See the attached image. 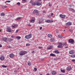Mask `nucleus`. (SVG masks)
<instances>
[{"label": "nucleus", "instance_id": "4be33fe9", "mask_svg": "<svg viewBox=\"0 0 75 75\" xmlns=\"http://www.w3.org/2000/svg\"><path fill=\"white\" fill-rule=\"evenodd\" d=\"M54 52L56 53V54H59V52L58 50L54 51Z\"/></svg>", "mask_w": 75, "mask_h": 75}, {"label": "nucleus", "instance_id": "bf43d9fd", "mask_svg": "<svg viewBox=\"0 0 75 75\" xmlns=\"http://www.w3.org/2000/svg\"><path fill=\"white\" fill-rule=\"evenodd\" d=\"M60 75H65L64 74H60Z\"/></svg>", "mask_w": 75, "mask_h": 75}, {"label": "nucleus", "instance_id": "680f3d73", "mask_svg": "<svg viewBox=\"0 0 75 75\" xmlns=\"http://www.w3.org/2000/svg\"><path fill=\"white\" fill-rule=\"evenodd\" d=\"M65 28H67V27H65Z\"/></svg>", "mask_w": 75, "mask_h": 75}, {"label": "nucleus", "instance_id": "6ab92c4d", "mask_svg": "<svg viewBox=\"0 0 75 75\" xmlns=\"http://www.w3.org/2000/svg\"><path fill=\"white\" fill-rule=\"evenodd\" d=\"M56 73H57L55 71H52V75H55V74H56Z\"/></svg>", "mask_w": 75, "mask_h": 75}, {"label": "nucleus", "instance_id": "393cba45", "mask_svg": "<svg viewBox=\"0 0 75 75\" xmlns=\"http://www.w3.org/2000/svg\"><path fill=\"white\" fill-rule=\"evenodd\" d=\"M1 16H5V14L4 13H2L1 14Z\"/></svg>", "mask_w": 75, "mask_h": 75}, {"label": "nucleus", "instance_id": "ddd939ff", "mask_svg": "<svg viewBox=\"0 0 75 75\" xmlns=\"http://www.w3.org/2000/svg\"><path fill=\"white\" fill-rule=\"evenodd\" d=\"M66 25H72V22H68L66 23Z\"/></svg>", "mask_w": 75, "mask_h": 75}, {"label": "nucleus", "instance_id": "8fccbe9b", "mask_svg": "<svg viewBox=\"0 0 75 75\" xmlns=\"http://www.w3.org/2000/svg\"><path fill=\"white\" fill-rule=\"evenodd\" d=\"M56 32L57 33H59V32L57 30V31H56Z\"/></svg>", "mask_w": 75, "mask_h": 75}, {"label": "nucleus", "instance_id": "c03bdc74", "mask_svg": "<svg viewBox=\"0 0 75 75\" xmlns=\"http://www.w3.org/2000/svg\"><path fill=\"white\" fill-rule=\"evenodd\" d=\"M72 61L73 62H75V59H72Z\"/></svg>", "mask_w": 75, "mask_h": 75}, {"label": "nucleus", "instance_id": "69168bd1", "mask_svg": "<svg viewBox=\"0 0 75 75\" xmlns=\"http://www.w3.org/2000/svg\"><path fill=\"white\" fill-rule=\"evenodd\" d=\"M11 37H12V38H13V36H11Z\"/></svg>", "mask_w": 75, "mask_h": 75}, {"label": "nucleus", "instance_id": "aec40b11", "mask_svg": "<svg viewBox=\"0 0 75 75\" xmlns=\"http://www.w3.org/2000/svg\"><path fill=\"white\" fill-rule=\"evenodd\" d=\"M73 53H74V51L73 50H71L69 52V54H73Z\"/></svg>", "mask_w": 75, "mask_h": 75}, {"label": "nucleus", "instance_id": "774afa93", "mask_svg": "<svg viewBox=\"0 0 75 75\" xmlns=\"http://www.w3.org/2000/svg\"><path fill=\"white\" fill-rule=\"evenodd\" d=\"M64 31H65V30H64Z\"/></svg>", "mask_w": 75, "mask_h": 75}, {"label": "nucleus", "instance_id": "864d4df0", "mask_svg": "<svg viewBox=\"0 0 75 75\" xmlns=\"http://www.w3.org/2000/svg\"><path fill=\"white\" fill-rule=\"evenodd\" d=\"M5 8H7V6H4Z\"/></svg>", "mask_w": 75, "mask_h": 75}, {"label": "nucleus", "instance_id": "412c9836", "mask_svg": "<svg viewBox=\"0 0 75 75\" xmlns=\"http://www.w3.org/2000/svg\"><path fill=\"white\" fill-rule=\"evenodd\" d=\"M57 48H62V46L61 45H58L57 46Z\"/></svg>", "mask_w": 75, "mask_h": 75}, {"label": "nucleus", "instance_id": "ea45409f", "mask_svg": "<svg viewBox=\"0 0 75 75\" xmlns=\"http://www.w3.org/2000/svg\"><path fill=\"white\" fill-rule=\"evenodd\" d=\"M17 5H20V2H18L16 3Z\"/></svg>", "mask_w": 75, "mask_h": 75}, {"label": "nucleus", "instance_id": "f3484780", "mask_svg": "<svg viewBox=\"0 0 75 75\" xmlns=\"http://www.w3.org/2000/svg\"><path fill=\"white\" fill-rule=\"evenodd\" d=\"M47 36L48 37H49V38H51L52 37V35H51V34H48L47 35Z\"/></svg>", "mask_w": 75, "mask_h": 75}, {"label": "nucleus", "instance_id": "1a4fd4ad", "mask_svg": "<svg viewBox=\"0 0 75 75\" xmlns=\"http://www.w3.org/2000/svg\"><path fill=\"white\" fill-rule=\"evenodd\" d=\"M35 19L34 18H33L32 19L30 20V23H34L35 21Z\"/></svg>", "mask_w": 75, "mask_h": 75}, {"label": "nucleus", "instance_id": "7ed1b4c3", "mask_svg": "<svg viewBox=\"0 0 75 75\" xmlns=\"http://www.w3.org/2000/svg\"><path fill=\"white\" fill-rule=\"evenodd\" d=\"M27 53V52L25 51H21L19 55H25V54Z\"/></svg>", "mask_w": 75, "mask_h": 75}, {"label": "nucleus", "instance_id": "5fc2aeb1", "mask_svg": "<svg viewBox=\"0 0 75 75\" xmlns=\"http://www.w3.org/2000/svg\"><path fill=\"white\" fill-rule=\"evenodd\" d=\"M0 47H2V45L0 44Z\"/></svg>", "mask_w": 75, "mask_h": 75}, {"label": "nucleus", "instance_id": "a19ab883", "mask_svg": "<svg viewBox=\"0 0 75 75\" xmlns=\"http://www.w3.org/2000/svg\"><path fill=\"white\" fill-rule=\"evenodd\" d=\"M59 45H63L62 43H59Z\"/></svg>", "mask_w": 75, "mask_h": 75}, {"label": "nucleus", "instance_id": "9d476101", "mask_svg": "<svg viewBox=\"0 0 75 75\" xmlns=\"http://www.w3.org/2000/svg\"><path fill=\"white\" fill-rule=\"evenodd\" d=\"M71 69L72 68H71V66H69L67 68V71H69L71 70Z\"/></svg>", "mask_w": 75, "mask_h": 75}, {"label": "nucleus", "instance_id": "f03ea898", "mask_svg": "<svg viewBox=\"0 0 75 75\" xmlns=\"http://www.w3.org/2000/svg\"><path fill=\"white\" fill-rule=\"evenodd\" d=\"M31 37H32V35L31 34L26 35L25 37V38H26V39H30V38H31Z\"/></svg>", "mask_w": 75, "mask_h": 75}, {"label": "nucleus", "instance_id": "72a5a7b5", "mask_svg": "<svg viewBox=\"0 0 75 75\" xmlns=\"http://www.w3.org/2000/svg\"><path fill=\"white\" fill-rule=\"evenodd\" d=\"M34 70L35 72H36V71H37V68H34Z\"/></svg>", "mask_w": 75, "mask_h": 75}, {"label": "nucleus", "instance_id": "4d7b16f0", "mask_svg": "<svg viewBox=\"0 0 75 75\" xmlns=\"http://www.w3.org/2000/svg\"><path fill=\"white\" fill-rule=\"evenodd\" d=\"M65 48H68V47H65Z\"/></svg>", "mask_w": 75, "mask_h": 75}, {"label": "nucleus", "instance_id": "e433bc0d", "mask_svg": "<svg viewBox=\"0 0 75 75\" xmlns=\"http://www.w3.org/2000/svg\"><path fill=\"white\" fill-rule=\"evenodd\" d=\"M58 36L59 37H62V35H58Z\"/></svg>", "mask_w": 75, "mask_h": 75}, {"label": "nucleus", "instance_id": "603ef678", "mask_svg": "<svg viewBox=\"0 0 75 75\" xmlns=\"http://www.w3.org/2000/svg\"><path fill=\"white\" fill-rule=\"evenodd\" d=\"M34 52V51L32 52V54H33Z\"/></svg>", "mask_w": 75, "mask_h": 75}, {"label": "nucleus", "instance_id": "e2e57ef3", "mask_svg": "<svg viewBox=\"0 0 75 75\" xmlns=\"http://www.w3.org/2000/svg\"><path fill=\"white\" fill-rule=\"evenodd\" d=\"M23 1H25V0H22Z\"/></svg>", "mask_w": 75, "mask_h": 75}, {"label": "nucleus", "instance_id": "2f4dec72", "mask_svg": "<svg viewBox=\"0 0 75 75\" xmlns=\"http://www.w3.org/2000/svg\"><path fill=\"white\" fill-rule=\"evenodd\" d=\"M1 67H3L4 68H7V66L4 65L1 66Z\"/></svg>", "mask_w": 75, "mask_h": 75}, {"label": "nucleus", "instance_id": "58836bf2", "mask_svg": "<svg viewBox=\"0 0 75 75\" xmlns=\"http://www.w3.org/2000/svg\"><path fill=\"white\" fill-rule=\"evenodd\" d=\"M38 48L39 49H42V47L39 46V47H38Z\"/></svg>", "mask_w": 75, "mask_h": 75}, {"label": "nucleus", "instance_id": "338daca9", "mask_svg": "<svg viewBox=\"0 0 75 75\" xmlns=\"http://www.w3.org/2000/svg\"><path fill=\"white\" fill-rule=\"evenodd\" d=\"M46 75H50V74H46Z\"/></svg>", "mask_w": 75, "mask_h": 75}, {"label": "nucleus", "instance_id": "2eb2a0df", "mask_svg": "<svg viewBox=\"0 0 75 75\" xmlns=\"http://www.w3.org/2000/svg\"><path fill=\"white\" fill-rule=\"evenodd\" d=\"M9 57L10 58H13L14 57V55L13 54H10Z\"/></svg>", "mask_w": 75, "mask_h": 75}, {"label": "nucleus", "instance_id": "052dcab7", "mask_svg": "<svg viewBox=\"0 0 75 75\" xmlns=\"http://www.w3.org/2000/svg\"><path fill=\"white\" fill-rule=\"evenodd\" d=\"M8 48H11V47H10V46H8Z\"/></svg>", "mask_w": 75, "mask_h": 75}, {"label": "nucleus", "instance_id": "4468645a", "mask_svg": "<svg viewBox=\"0 0 75 75\" xmlns=\"http://www.w3.org/2000/svg\"><path fill=\"white\" fill-rule=\"evenodd\" d=\"M30 3H31V4H32V5H33V6H34V5H35V2L34 3V2H33V1H30Z\"/></svg>", "mask_w": 75, "mask_h": 75}, {"label": "nucleus", "instance_id": "c756f323", "mask_svg": "<svg viewBox=\"0 0 75 75\" xmlns=\"http://www.w3.org/2000/svg\"><path fill=\"white\" fill-rule=\"evenodd\" d=\"M71 57H72V58H74L75 57V54H72L71 55Z\"/></svg>", "mask_w": 75, "mask_h": 75}, {"label": "nucleus", "instance_id": "a211bd4d", "mask_svg": "<svg viewBox=\"0 0 75 75\" xmlns=\"http://www.w3.org/2000/svg\"><path fill=\"white\" fill-rule=\"evenodd\" d=\"M50 56L51 57H55V55L54 54H53L52 53H51L50 54Z\"/></svg>", "mask_w": 75, "mask_h": 75}, {"label": "nucleus", "instance_id": "b1692460", "mask_svg": "<svg viewBox=\"0 0 75 75\" xmlns=\"http://www.w3.org/2000/svg\"><path fill=\"white\" fill-rule=\"evenodd\" d=\"M55 41V39H54L53 38H52L51 39V42H54V41Z\"/></svg>", "mask_w": 75, "mask_h": 75}, {"label": "nucleus", "instance_id": "49530a36", "mask_svg": "<svg viewBox=\"0 0 75 75\" xmlns=\"http://www.w3.org/2000/svg\"><path fill=\"white\" fill-rule=\"evenodd\" d=\"M53 15H54V13H51V16H53Z\"/></svg>", "mask_w": 75, "mask_h": 75}, {"label": "nucleus", "instance_id": "13d9d810", "mask_svg": "<svg viewBox=\"0 0 75 75\" xmlns=\"http://www.w3.org/2000/svg\"><path fill=\"white\" fill-rule=\"evenodd\" d=\"M43 13H45V11H42Z\"/></svg>", "mask_w": 75, "mask_h": 75}, {"label": "nucleus", "instance_id": "5701e85b", "mask_svg": "<svg viewBox=\"0 0 75 75\" xmlns=\"http://www.w3.org/2000/svg\"><path fill=\"white\" fill-rule=\"evenodd\" d=\"M52 48V46H50V47H47V50H51Z\"/></svg>", "mask_w": 75, "mask_h": 75}, {"label": "nucleus", "instance_id": "bb28decb", "mask_svg": "<svg viewBox=\"0 0 75 75\" xmlns=\"http://www.w3.org/2000/svg\"><path fill=\"white\" fill-rule=\"evenodd\" d=\"M63 46H67V43L66 42L64 43L63 44Z\"/></svg>", "mask_w": 75, "mask_h": 75}, {"label": "nucleus", "instance_id": "f8f14e48", "mask_svg": "<svg viewBox=\"0 0 75 75\" xmlns=\"http://www.w3.org/2000/svg\"><path fill=\"white\" fill-rule=\"evenodd\" d=\"M0 59L1 61H3L4 60V57L3 56H1L0 57Z\"/></svg>", "mask_w": 75, "mask_h": 75}, {"label": "nucleus", "instance_id": "c85d7f7f", "mask_svg": "<svg viewBox=\"0 0 75 75\" xmlns=\"http://www.w3.org/2000/svg\"><path fill=\"white\" fill-rule=\"evenodd\" d=\"M16 38L18 39V40H20L21 38V37L20 36H17L16 37Z\"/></svg>", "mask_w": 75, "mask_h": 75}, {"label": "nucleus", "instance_id": "4c0bfd02", "mask_svg": "<svg viewBox=\"0 0 75 75\" xmlns=\"http://www.w3.org/2000/svg\"><path fill=\"white\" fill-rule=\"evenodd\" d=\"M26 46H29L30 45V44L28 43L26 45Z\"/></svg>", "mask_w": 75, "mask_h": 75}, {"label": "nucleus", "instance_id": "de8ad7c7", "mask_svg": "<svg viewBox=\"0 0 75 75\" xmlns=\"http://www.w3.org/2000/svg\"><path fill=\"white\" fill-rule=\"evenodd\" d=\"M28 26H29L30 27H31V25H30V24H28Z\"/></svg>", "mask_w": 75, "mask_h": 75}, {"label": "nucleus", "instance_id": "0eeeda50", "mask_svg": "<svg viewBox=\"0 0 75 75\" xmlns=\"http://www.w3.org/2000/svg\"><path fill=\"white\" fill-rule=\"evenodd\" d=\"M2 40L3 41H4V42H7V41H8V39L6 38H3Z\"/></svg>", "mask_w": 75, "mask_h": 75}, {"label": "nucleus", "instance_id": "20e7f679", "mask_svg": "<svg viewBox=\"0 0 75 75\" xmlns=\"http://www.w3.org/2000/svg\"><path fill=\"white\" fill-rule=\"evenodd\" d=\"M33 13L35 14L36 16H38L40 14V13L38 11V10H35L33 11Z\"/></svg>", "mask_w": 75, "mask_h": 75}, {"label": "nucleus", "instance_id": "79ce46f5", "mask_svg": "<svg viewBox=\"0 0 75 75\" xmlns=\"http://www.w3.org/2000/svg\"><path fill=\"white\" fill-rule=\"evenodd\" d=\"M13 28H13H16V27H15V26H12Z\"/></svg>", "mask_w": 75, "mask_h": 75}, {"label": "nucleus", "instance_id": "9b49d317", "mask_svg": "<svg viewBox=\"0 0 75 75\" xmlns=\"http://www.w3.org/2000/svg\"><path fill=\"white\" fill-rule=\"evenodd\" d=\"M69 43H71V44H73V42H74V40L72 39H70L69 41Z\"/></svg>", "mask_w": 75, "mask_h": 75}, {"label": "nucleus", "instance_id": "473e14b6", "mask_svg": "<svg viewBox=\"0 0 75 75\" xmlns=\"http://www.w3.org/2000/svg\"><path fill=\"white\" fill-rule=\"evenodd\" d=\"M61 72H63V73H65V72L64 70L61 69Z\"/></svg>", "mask_w": 75, "mask_h": 75}, {"label": "nucleus", "instance_id": "3c124183", "mask_svg": "<svg viewBox=\"0 0 75 75\" xmlns=\"http://www.w3.org/2000/svg\"><path fill=\"white\" fill-rule=\"evenodd\" d=\"M2 8H3V9H4V8H5L4 7V6H2Z\"/></svg>", "mask_w": 75, "mask_h": 75}, {"label": "nucleus", "instance_id": "423d86ee", "mask_svg": "<svg viewBox=\"0 0 75 75\" xmlns=\"http://www.w3.org/2000/svg\"><path fill=\"white\" fill-rule=\"evenodd\" d=\"M59 16L60 17L62 18H64L66 17V16H65V15H62V14H60Z\"/></svg>", "mask_w": 75, "mask_h": 75}, {"label": "nucleus", "instance_id": "f704fd0d", "mask_svg": "<svg viewBox=\"0 0 75 75\" xmlns=\"http://www.w3.org/2000/svg\"><path fill=\"white\" fill-rule=\"evenodd\" d=\"M10 1H6L5 2V3H10Z\"/></svg>", "mask_w": 75, "mask_h": 75}, {"label": "nucleus", "instance_id": "dca6fc26", "mask_svg": "<svg viewBox=\"0 0 75 75\" xmlns=\"http://www.w3.org/2000/svg\"><path fill=\"white\" fill-rule=\"evenodd\" d=\"M69 10H70L71 11H72V12L75 13V10L74 9L70 8L69 9Z\"/></svg>", "mask_w": 75, "mask_h": 75}, {"label": "nucleus", "instance_id": "cd10ccee", "mask_svg": "<svg viewBox=\"0 0 75 75\" xmlns=\"http://www.w3.org/2000/svg\"><path fill=\"white\" fill-rule=\"evenodd\" d=\"M21 18V17H18L16 19V20H20Z\"/></svg>", "mask_w": 75, "mask_h": 75}, {"label": "nucleus", "instance_id": "a18cd8bd", "mask_svg": "<svg viewBox=\"0 0 75 75\" xmlns=\"http://www.w3.org/2000/svg\"><path fill=\"white\" fill-rule=\"evenodd\" d=\"M16 33H18V30H17L16 31Z\"/></svg>", "mask_w": 75, "mask_h": 75}, {"label": "nucleus", "instance_id": "f257e3e1", "mask_svg": "<svg viewBox=\"0 0 75 75\" xmlns=\"http://www.w3.org/2000/svg\"><path fill=\"white\" fill-rule=\"evenodd\" d=\"M7 32H8V33H12L14 31V30H12L10 27L7 28Z\"/></svg>", "mask_w": 75, "mask_h": 75}, {"label": "nucleus", "instance_id": "6e6552de", "mask_svg": "<svg viewBox=\"0 0 75 75\" xmlns=\"http://www.w3.org/2000/svg\"><path fill=\"white\" fill-rule=\"evenodd\" d=\"M35 5H37L38 6H41V4L38 2H35Z\"/></svg>", "mask_w": 75, "mask_h": 75}, {"label": "nucleus", "instance_id": "7c9ffc66", "mask_svg": "<svg viewBox=\"0 0 75 75\" xmlns=\"http://www.w3.org/2000/svg\"><path fill=\"white\" fill-rule=\"evenodd\" d=\"M28 64L29 66H30V65H31V63L30 62H28Z\"/></svg>", "mask_w": 75, "mask_h": 75}, {"label": "nucleus", "instance_id": "0e129e2a", "mask_svg": "<svg viewBox=\"0 0 75 75\" xmlns=\"http://www.w3.org/2000/svg\"><path fill=\"white\" fill-rule=\"evenodd\" d=\"M42 0H38V1H41Z\"/></svg>", "mask_w": 75, "mask_h": 75}, {"label": "nucleus", "instance_id": "37998d69", "mask_svg": "<svg viewBox=\"0 0 75 75\" xmlns=\"http://www.w3.org/2000/svg\"><path fill=\"white\" fill-rule=\"evenodd\" d=\"M42 27H40V30H42Z\"/></svg>", "mask_w": 75, "mask_h": 75}, {"label": "nucleus", "instance_id": "6e6d98bb", "mask_svg": "<svg viewBox=\"0 0 75 75\" xmlns=\"http://www.w3.org/2000/svg\"><path fill=\"white\" fill-rule=\"evenodd\" d=\"M39 24H40L41 23V22L40 21H39L38 22Z\"/></svg>", "mask_w": 75, "mask_h": 75}, {"label": "nucleus", "instance_id": "39448f33", "mask_svg": "<svg viewBox=\"0 0 75 75\" xmlns=\"http://www.w3.org/2000/svg\"><path fill=\"white\" fill-rule=\"evenodd\" d=\"M45 22H46V23H53L54 21L51 20H45Z\"/></svg>", "mask_w": 75, "mask_h": 75}, {"label": "nucleus", "instance_id": "09e8293b", "mask_svg": "<svg viewBox=\"0 0 75 75\" xmlns=\"http://www.w3.org/2000/svg\"><path fill=\"white\" fill-rule=\"evenodd\" d=\"M51 6L52 5L51 4H49V6H50V7H51Z\"/></svg>", "mask_w": 75, "mask_h": 75}, {"label": "nucleus", "instance_id": "c9c22d12", "mask_svg": "<svg viewBox=\"0 0 75 75\" xmlns=\"http://www.w3.org/2000/svg\"><path fill=\"white\" fill-rule=\"evenodd\" d=\"M14 25L15 26V27H16V28L17 27H18V25L17 24H15Z\"/></svg>", "mask_w": 75, "mask_h": 75}, {"label": "nucleus", "instance_id": "a878e982", "mask_svg": "<svg viewBox=\"0 0 75 75\" xmlns=\"http://www.w3.org/2000/svg\"><path fill=\"white\" fill-rule=\"evenodd\" d=\"M12 40H13V39H12L8 38V41H12Z\"/></svg>", "mask_w": 75, "mask_h": 75}]
</instances>
